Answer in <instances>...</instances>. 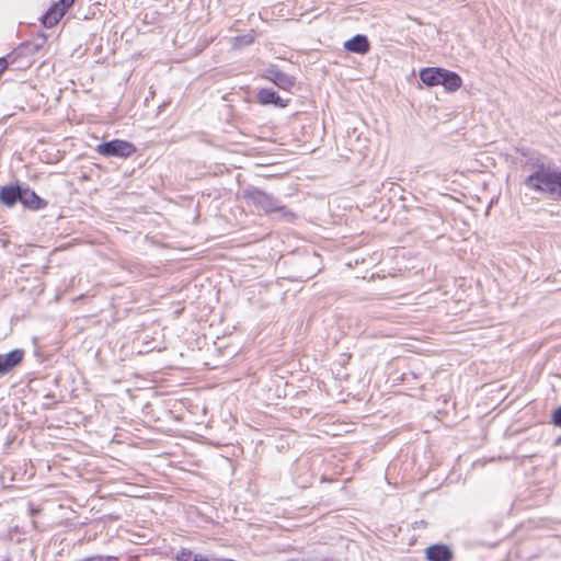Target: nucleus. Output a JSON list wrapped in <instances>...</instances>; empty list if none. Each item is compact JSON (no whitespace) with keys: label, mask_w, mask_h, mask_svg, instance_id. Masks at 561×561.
Returning a JSON list of instances; mask_svg holds the SVG:
<instances>
[{"label":"nucleus","mask_w":561,"mask_h":561,"mask_svg":"<svg viewBox=\"0 0 561 561\" xmlns=\"http://www.w3.org/2000/svg\"><path fill=\"white\" fill-rule=\"evenodd\" d=\"M255 100L261 105H274L277 108H285L289 100L283 99L276 91L268 88L260 89L255 94Z\"/></svg>","instance_id":"obj_6"},{"label":"nucleus","mask_w":561,"mask_h":561,"mask_svg":"<svg viewBox=\"0 0 561 561\" xmlns=\"http://www.w3.org/2000/svg\"><path fill=\"white\" fill-rule=\"evenodd\" d=\"M255 150L254 147L251 146L250 141H248V151H247V154H248V158L250 156H252V152Z\"/></svg>","instance_id":"obj_21"},{"label":"nucleus","mask_w":561,"mask_h":561,"mask_svg":"<svg viewBox=\"0 0 561 561\" xmlns=\"http://www.w3.org/2000/svg\"><path fill=\"white\" fill-rule=\"evenodd\" d=\"M47 37L44 34H41L35 41L27 42L23 44L24 48L28 53H37L39 49H42L46 44Z\"/></svg>","instance_id":"obj_14"},{"label":"nucleus","mask_w":561,"mask_h":561,"mask_svg":"<svg viewBox=\"0 0 561 561\" xmlns=\"http://www.w3.org/2000/svg\"><path fill=\"white\" fill-rule=\"evenodd\" d=\"M21 204L31 210H41L47 206V202L27 186L22 187Z\"/></svg>","instance_id":"obj_8"},{"label":"nucleus","mask_w":561,"mask_h":561,"mask_svg":"<svg viewBox=\"0 0 561 561\" xmlns=\"http://www.w3.org/2000/svg\"><path fill=\"white\" fill-rule=\"evenodd\" d=\"M561 445V435L558 436L556 439H554V446H560Z\"/></svg>","instance_id":"obj_22"},{"label":"nucleus","mask_w":561,"mask_h":561,"mask_svg":"<svg viewBox=\"0 0 561 561\" xmlns=\"http://www.w3.org/2000/svg\"><path fill=\"white\" fill-rule=\"evenodd\" d=\"M263 78L272 81L282 90L290 91L296 84V78L283 72L275 65H270L262 75Z\"/></svg>","instance_id":"obj_4"},{"label":"nucleus","mask_w":561,"mask_h":561,"mask_svg":"<svg viewBox=\"0 0 561 561\" xmlns=\"http://www.w3.org/2000/svg\"><path fill=\"white\" fill-rule=\"evenodd\" d=\"M22 187L20 185H9L0 188V202L8 207L21 203Z\"/></svg>","instance_id":"obj_11"},{"label":"nucleus","mask_w":561,"mask_h":561,"mask_svg":"<svg viewBox=\"0 0 561 561\" xmlns=\"http://www.w3.org/2000/svg\"><path fill=\"white\" fill-rule=\"evenodd\" d=\"M425 557L428 561H453L454 552L445 543H434L425 549Z\"/></svg>","instance_id":"obj_7"},{"label":"nucleus","mask_w":561,"mask_h":561,"mask_svg":"<svg viewBox=\"0 0 561 561\" xmlns=\"http://www.w3.org/2000/svg\"><path fill=\"white\" fill-rule=\"evenodd\" d=\"M248 201H251L259 211L275 214L286 222H291L296 218V215L283 205L279 199L254 186H248Z\"/></svg>","instance_id":"obj_2"},{"label":"nucleus","mask_w":561,"mask_h":561,"mask_svg":"<svg viewBox=\"0 0 561 561\" xmlns=\"http://www.w3.org/2000/svg\"><path fill=\"white\" fill-rule=\"evenodd\" d=\"M73 2L75 0H59L57 3L53 4L42 18L43 25L45 27L55 26Z\"/></svg>","instance_id":"obj_5"},{"label":"nucleus","mask_w":561,"mask_h":561,"mask_svg":"<svg viewBox=\"0 0 561 561\" xmlns=\"http://www.w3.org/2000/svg\"><path fill=\"white\" fill-rule=\"evenodd\" d=\"M8 68V61L5 58H0V75Z\"/></svg>","instance_id":"obj_19"},{"label":"nucleus","mask_w":561,"mask_h":561,"mask_svg":"<svg viewBox=\"0 0 561 561\" xmlns=\"http://www.w3.org/2000/svg\"><path fill=\"white\" fill-rule=\"evenodd\" d=\"M444 68L426 67L420 70V80L427 87H435L440 84V79Z\"/></svg>","instance_id":"obj_12"},{"label":"nucleus","mask_w":561,"mask_h":561,"mask_svg":"<svg viewBox=\"0 0 561 561\" xmlns=\"http://www.w3.org/2000/svg\"><path fill=\"white\" fill-rule=\"evenodd\" d=\"M344 49L348 53L364 55L369 51L370 43L364 34H356L344 43Z\"/></svg>","instance_id":"obj_9"},{"label":"nucleus","mask_w":561,"mask_h":561,"mask_svg":"<svg viewBox=\"0 0 561 561\" xmlns=\"http://www.w3.org/2000/svg\"><path fill=\"white\" fill-rule=\"evenodd\" d=\"M288 561H297V560H288Z\"/></svg>","instance_id":"obj_25"},{"label":"nucleus","mask_w":561,"mask_h":561,"mask_svg":"<svg viewBox=\"0 0 561 561\" xmlns=\"http://www.w3.org/2000/svg\"><path fill=\"white\" fill-rule=\"evenodd\" d=\"M314 274H316V272H312L310 275H307V278H310Z\"/></svg>","instance_id":"obj_23"},{"label":"nucleus","mask_w":561,"mask_h":561,"mask_svg":"<svg viewBox=\"0 0 561 561\" xmlns=\"http://www.w3.org/2000/svg\"><path fill=\"white\" fill-rule=\"evenodd\" d=\"M24 356V352L22 350H13L8 354H0V375L8 374L15 366H18Z\"/></svg>","instance_id":"obj_10"},{"label":"nucleus","mask_w":561,"mask_h":561,"mask_svg":"<svg viewBox=\"0 0 561 561\" xmlns=\"http://www.w3.org/2000/svg\"><path fill=\"white\" fill-rule=\"evenodd\" d=\"M255 39V36H254V31L251 30V32H248V39H247V43L248 45H250L251 43H253Z\"/></svg>","instance_id":"obj_20"},{"label":"nucleus","mask_w":561,"mask_h":561,"mask_svg":"<svg viewBox=\"0 0 561 561\" xmlns=\"http://www.w3.org/2000/svg\"><path fill=\"white\" fill-rule=\"evenodd\" d=\"M178 561H204L197 554L193 553L191 550L181 549L176 554Z\"/></svg>","instance_id":"obj_15"},{"label":"nucleus","mask_w":561,"mask_h":561,"mask_svg":"<svg viewBox=\"0 0 561 561\" xmlns=\"http://www.w3.org/2000/svg\"><path fill=\"white\" fill-rule=\"evenodd\" d=\"M461 84L462 79L457 72L447 69L443 70L439 85H443L449 92H455L461 87Z\"/></svg>","instance_id":"obj_13"},{"label":"nucleus","mask_w":561,"mask_h":561,"mask_svg":"<svg viewBox=\"0 0 561 561\" xmlns=\"http://www.w3.org/2000/svg\"><path fill=\"white\" fill-rule=\"evenodd\" d=\"M551 423L556 427H561V405L553 410L551 414Z\"/></svg>","instance_id":"obj_16"},{"label":"nucleus","mask_w":561,"mask_h":561,"mask_svg":"<svg viewBox=\"0 0 561 561\" xmlns=\"http://www.w3.org/2000/svg\"><path fill=\"white\" fill-rule=\"evenodd\" d=\"M95 150L104 157L126 159L136 152V147L127 140L113 139L99 144Z\"/></svg>","instance_id":"obj_3"},{"label":"nucleus","mask_w":561,"mask_h":561,"mask_svg":"<svg viewBox=\"0 0 561 561\" xmlns=\"http://www.w3.org/2000/svg\"><path fill=\"white\" fill-rule=\"evenodd\" d=\"M244 43H245V36H243V35L236 36V37H233L232 48L240 49V48H242Z\"/></svg>","instance_id":"obj_18"},{"label":"nucleus","mask_w":561,"mask_h":561,"mask_svg":"<svg viewBox=\"0 0 561 561\" xmlns=\"http://www.w3.org/2000/svg\"><path fill=\"white\" fill-rule=\"evenodd\" d=\"M524 184L531 191L548 194L553 198H560L561 171H551L540 165L525 179Z\"/></svg>","instance_id":"obj_1"},{"label":"nucleus","mask_w":561,"mask_h":561,"mask_svg":"<svg viewBox=\"0 0 561 561\" xmlns=\"http://www.w3.org/2000/svg\"><path fill=\"white\" fill-rule=\"evenodd\" d=\"M260 262H261V265L260 266H254V265H251L253 268H255V272L253 273H250L248 271V276H257L262 271L263 268L266 266V263H267V257H264V259H260Z\"/></svg>","instance_id":"obj_17"},{"label":"nucleus","mask_w":561,"mask_h":561,"mask_svg":"<svg viewBox=\"0 0 561 561\" xmlns=\"http://www.w3.org/2000/svg\"><path fill=\"white\" fill-rule=\"evenodd\" d=\"M253 164H254L255 168L260 167V164L257 162H254Z\"/></svg>","instance_id":"obj_24"}]
</instances>
